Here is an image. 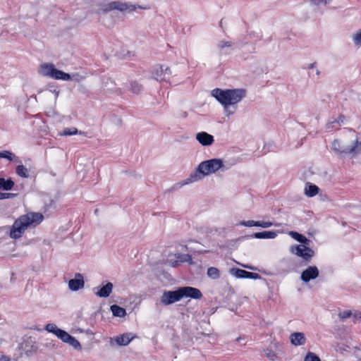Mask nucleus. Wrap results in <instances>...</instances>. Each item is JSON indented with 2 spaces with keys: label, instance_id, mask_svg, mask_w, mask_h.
Segmentation results:
<instances>
[{
  "label": "nucleus",
  "instance_id": "obj_23",
  "mask_svg": "<svg viewBox=\"0 0 361 361\" xmlns=\"http://www.w3.org/2000/svg\"><path fill=\"white\" fill-rule=\"evenodd\" d=\"M14 186V182L11 178L5 179L0 178V189L2 190H10Z\"/></svg>",
  "mask_w": 361,
  "mask_h": 361
},
{
  "label": "nucleus",
  "instance_id": "obj_24",
  "mask_svg": "<svg viewBox=\"0 0 361 361\" xmlns=\"http://www.w3.org/2000/svg\"><path fill=\"white\" fill-rule=\"evenodd\" d=\"M164 66L161 65H157L154 67L152 75L155 80L158 81H163L161 78H163L164 75Z\"/></svg>",
  "mask_w": 361,
  "mask_h": 361
},
{
  "label": "nucleus",
  "instance_id": "obj_41",
  "mask_svg": "<svg viewBox=\"0 0 361 361\" xmlns=\"http://www.w3.org/2000/svg\"><path fill=\"white\" fill-rule=\"evenodd\" d=\"M71 77H72L71 80H75L76 82H80L84 78V77L80 75L78 73L71 75Z\"/></svg>",
  "mask_w": 361,
  "mask_h": 361
},
{
  "label": "nucleus",
  "instance_id": "obj_16",
  "mask_svg": "<svg viewBox=\"0 0 361 361\" xmlns=\"http://www.w3.org/2000/svg\"><path fill=\"white\" fill-rule=\"evenodd\" d=\"M205 175H204V172L202 169H200V164L198 165L197 168L195 169V171H192L188 178H187L185 180L184 184H189L191 183H194L196 181H198L200 180H202Z\"/></svg>",
  "mask_w": 361,
  "mask_h": 361
},
{
  "label": "nucleus",
  "instance_id": "obj_8",
  "mask_svg": "<svg viewBox=\"0 0 361 361\" xmlns=\"http://www.w3.org/2000/svg\"><path fill=\"white\" fill-rule=\"evenodd\" d=\"M135 7L133 5H128L126 3H122L121 1H112L106 5H104L102 8V11L103 13H107L110 11L118 10L120 11H125L127 10L134 11Z\"/></svg>",
  "mask_w": 361,
  "mask_h": 361
},
{
  "label": "nucleus",
  "instance_id": "obj_19",
  "mask_svg": "<svg viewBox=\"0 0 361 361\" xmlns=\"http://www.w3.org/2000/svg\"><path fill=\"white\" fill-rule=\"evenodd\" d=\"M277 236V233L273 231H264L257 232L250 235V238L257 239H274Z\"/></svg>",
  "mask_w": 361,
  "mask_h": 361
},
{
  "label": "nucleus",
  "instance_id": "obj_48",
  "mask_svg": "<svg viewBox=\"0 0 361 361\" xmlns=\"http://www.w3.org/2000/svg\"><path fill=\"white\" fill-rule=\"evenodd\" d=\"M54 92H55V97L56 99L59 96V91H56V90H54Z\"/></svg>",
  "mask_w": 361,
  "mask_h": 361
},
{
  "label": "nucleus",
  "instance_id": "obj_20",
  "mask_svg": "<svg viewBox=\"0 0 361 361\" xmlns=\"http://www.w3.org/2000/svg\"><path fill=\"white\" fill-rule=\"evenodd\" d=\"M290 342L294 345H302L305 343V337L304 334L300 332L293 333L290 335Z\"/></svg>",
  "mask_w": 361,
  "mask_h": 361
},
{
  "label": "nucleus",
  "instance_id": "obj_13",
  "mask_svg": "<svg viewBox=\"0 0 361 361\" xmlns=\"http://www.w3.org/2000/svg\"><path fill=\"white\" fill-rule=\"evenodd\" d=\"M85 286L83 276L80 273L75 274L74 279H70L68 281V288L72 291H77L82 288Z\"/></svg>",
  "mask_w": 361,
  "mask_h": 361
},
{
  "label": "nucleus",
  "instance_id": "obj_29",
  "mask_svg": "<svg viewBox=\"0 0 361 361\" xmlns=\"http://www.w3.org/2000/svg\"><path fill=\"white\" fill-rule=\"evenodd\" d=\"M44 329L48 332L54 334L55 336H57L58 331L61 330L59 329L55 324L49 323L45 326Z\"/></svg>",
  "mask_w": 361,
  "mask_h": 361
},
{
  "label": "nucleus",
  "instance_id": "obj_31",
  "mask_svg": "<svg viewBox=\"0 0 361 361\" xmlns=\"http://www.w3.org/2000/svg\"><path fill=\"white\" fill-rule=\"evenodd\" d=\"M78 133V129L75 127H72V128H65L63 130V133H61V135H64V136H70V135H76Z\"/></svg>",
  "mask_w": 361,
  "mask_h": 361
},
{
  "label": "nucleus",
  "instance_id": "obj_3",
  "mask_svg": "<svg viewBox=\"0 0 361 361\" xmlns=\"http://www.w3.org/2000/svg\"><path fill=\"white\" fill-rule=\"evenodd\" d=\"M40 73L44 76H47L56 80H62L68 81L72 79L71 75L58 70L52 63H43L40 67Z\"/></svg>",
  "mask_w": 361,
  "mask_h": 361
},
{
  "label": "nucleus",
  "instance_id": "obj_33",
  "mask_svg": "<svg viewBox=\"0 0 361 361\" xmlns=\"http://www.w3.org/2000/svg\"><path fill=\"white\" fill-rule=\"evenodd\" d=\"M304 361H322L321 359L315 353L308 352L305 357Z\"/></svg>",
  "mask_w": 361,
  "mask_h": 361
},
{
  "label": "nucleus",
  "instance_id": "obj_50",
  "mask_svg": "<svg viewBox=\"0 0 361 361\" xmlns=\"http://www.w3.org/2000/svg\"><path fill=\"white\" fill-rule=\"evenodd\" d=\"M316 74L317 75H319L320 74V71L318 69L316 70Z\"/></svg>",
  "mask_w": 361,
  "mask_h": 361
},
{
  "label": "nucleus",
  "instance_id": "obj_10",
  "mask_svg": "<svg viewBox=\"0 0 361 361\" xmlns=\"http://www.w3.org/2000/svg\"><path fill=\"white\" fill-rule=\"evenodd\" d=\"M230 273L238 279H260L262 278V276L257 273L250 272L238 268L231 269Z\"/></svg>",
  "mask_w": 361,
  "mask_h": 361
},
{
  "label": "nucleus",
  "instance_id": "obj_44",
  "mask_svg": "<svg viewBox=\"0 0 361 361\" xmlns=\"http://www.w3.org/2000/svg\"><path fill=\"white\" fill-rule=\"evenodd\" d=\"M267 357L271 358V360H274V357H275V354L273 353V352H271L269 351L267 354Z\"/></svg>",
  "mask_w": 361,
  "mask_h": 361
},
{
  "label": "nucleus",
  "instance_id": "obj_6",
  "mask_svg": "<svg viewBox=\"0 0 361 361\" xmlns=\"http://www.w3.org/2000/svg\"><path fill=\"white\" fill-rule=\"evenodd\" d=\"M358 144L359 142L357 140H356L354 142L353 145L350 147H344L341 145L338 140H334L332 142L331 147L334 152L339 154L341 157H343L348 154L357 153L356 149L357 147Z\"/></svg>",
  "mask_w": 361,
  "mask_h": 361
},
{
  "label": "nucleus",
  "instance_id": "obj_40",
  "mask_svg": "<svg viewBox=\"0 0 361 361\" xmlns=\"http://www.w3.org/2000/svg\"><path fill=\"white\" fill-rule=\"evenodd\" d=\"M273 225H274V224L271 221H258L257 226L262 227V228H269Z\"/></svg>",
  "mask_w": 361,
  "mask_h": 361
},
{
  "label": "nucleus",
  "instance_id": "obj_28",
  "mask_svg": "<svg viewBox=\"0 0 361 361\" xmlns=\"http://www.w3.org/2000/svg\"><path fill=\"white\" fill-rule=\"evenodd\" d=\"M345 120V116L343 114L339 115L338 118L337 119H334V121H329L326 124V128L330 129L334 127V123H337L339 125H341L343 123Z\"/></svg>",
  "mask_w": 361,
  "mask_h": 361
},
{
  "label": "nucleus",
  "instance_id": "obj_17",
  "mask_svg": "<svg viewBox=\"0 0 361 361\" xmlns=\"http://www.w3.org/2000/svg\"><path fill=\"white\" fill-rule=\"evenodd\" d=\"M23 216L28 219L27 221L29 226H37L44 219V216L39 212H29Z\"/></svg>",
  "mask_w": 361,
  "mask_h": 361
},
{
  "label": "nucleus",
  "instance_id": "obj_52",
  "mask_svg": "<svg viewBox=\"0 0 361 361\" xmlns=\"http://www.w3.org/2000/svg\"><path fill=\"white\" fill-rule=\"evenodd\" d=\"M183 116H187V113H186V112H185V113L183 114Z\"/></svg>",
  "mask_w": 361,
  "mask_h": 361
},
{
  "label": "nucleus",
  "instance_id": "obj_37",
  "mask_svg": "<svg viewBox=\"0 0 361 361\" xmlns=\"http://www.w3.org/2000/svg\"><path fill=\"white\" fill-rule=\"evenodd\" d=\"M171 74H172V72H171V69L169 67H166L164 68V75H163V78H161V79L163 80V81H168L169 80L170 75H171Z\"/></svg>",
  "mask_w": 361,
  "mask_h": 361
},
{
  "label": "nucleus",
  "instance_id": "obj_42",
  "mask_svg": "<svg viewBox=\"0 0 361 361\" xmlns=\"http://www.w3.org/2000/svg\"><path fill=\"white\" fill-rule=\"evenodd\" d=\"M353 317L357 319H361V312H356L354 313L353 314Z\"/></svg>",
  "mask_w": 361,
  "mask_h": 361
},
{
  "label": "nucleus",
  "instance_id": "obj_45",
  "mask_svg": "<svg viewBox=\"0 0 361 361\" xmlns=\"http://www.w3.org/2000/svg\"><path fill=\"white\" fill-rule=\"evenodd\" d=\"M315 65H316V62L310 63V64L307 65V68L312 69V68H314L315 67Z\"/></svg>",
  "mask_w": 361,
  "mask_h": 361
},
{
  "label": "nucleus",
  "instance_id": "obj_9",
  "mask_svg": "<svg viewBox=\"0 0 361 361\" xmlns=\"http://www.w3.org/2000/svg\"><path fill=\"white\" fill-rule=\"evenodd\" d=\"M56 337L61 339L63 342L69 344L73 348L77 350L81 349L80 342L73 336L70 335L66 331L61 329L58 331Z\"/></svg>",
  "mask_w": 361,
  "mask_h": 361
},
{
  "label": "nucleus",
  "instance_id": "obj_2",
  "mask_svg": "<svg viewBox=\"0 0 361 361\" xmlns=\"http://www.w3.org/2000/svg\"><path fill=\"white\" fill-rule=\"evenodd\" d=\"M289 235L302 245H293L290 248L291 253L301 257L305 262H309L314 256V251L308 247L311 240L304 235L296 231H290Z\"/></svg>",
  "mask_w": 361,
  "mask_h": 361
},
{
  "label": "nucleus",
  "instance_id": "obj_5",
  "mask_svg": "<svg viewBox=\"0 0 361 361\" xmlns=\"http://www.w3.org/2000/svg\"><path fill=\"white\" fill-rule=\"evenodd\" d=\"M27 220V218L22 215L14 221L10 231L11 238L17 239L22 236L25 229L30 226Z\"/></svg>",
  "mask_w": 361,
  "mask_h": 361
},
{
  "label": "nucleus",
  "instance_id": "obj_18",
  "mask_svg": "<svg viewBox=\"0 0 361 361\" xmlns=\"http://www.w3.org/2000/svg\"><path fill=\"white\" fill-rule=\"evenodd\" d=\"M135 336L131 333L123 334L114 338V341L119 346L127 345Z\"/></svg>",
  "mask_w": 361,
  "mask_h": 361
},
{
  "label": "nucleus",
  "instance_id": "obj_1",
  "mask_svg": "<svg viewBox=\"0 0 361 361\" xmlns=\"http://www.w3.org/2000/svg\"><path fill=\"white\" fill-rule=\"evenodd\" d=\"M212 95L221 104L229 116L233 114L228 110V106L240 102L246 96L245 89L221 90L216 88L212 91Z\"/></svg>",
  "mask_w": 361,
  "mask_h": 361
},
{
  "label": "nucleus",
  "instance_id": "obj_46",
  "mask_svg": "<svg viewBox=\"0 0 361 361\" xmlns=\"http://www.w3.org/2000/svg\"><path fill=\"white\" fill-rule=\"evenodd\" d=\"M54 204H55L54 201L53 200H51L49 204L47 206L48 207L54 206L55 207Z\"/></svg>",
  "mask_w": 361,
  "mask_h": 361
},
{
  "label": "nucleus",
  "instance_id": "obj_32",
  "mask_svg": "<svg viewBox=\"0 0 361 361\" xmlns=\"http://www.w3.org/2000/svg\"><path fill=\"white\" fill-rule=\"evenodd\" d=\"M0 158L13 161L14 158H16V156L10 151L4 150L0 152Z\"/></svg>",
  "mask_w": 361,
  "mask_h": 361
},
{
  "label": "nucleus",
  "instance_id": "obj_51",
  "mask_svg": "<svg viewBox=\"0 0 361 361\" xmlns=\"http://www.w3.org/2000/svg\"><path fill=\"white\" fill-rule=\"evenodd\" d=\"M94 213H95V214H98V209H96L94 210Z\"/></svg>",
  "mask_w": 361,
  "mask_h": 361
},
{
  "label": "nucleus",
  "instance_id": "obj_12",
  "mask_svg": "<svg viewBox=\"0 0 361 361\" xmlns=\"http://www.w3.org/2000/svg\"><path fill=\"white\" fill-rule=\"evenodd\" d=\"M180 290L182 293V298H190L192 299L199 300L202 298L201 291L197 288L191 286H183L180 287Z\"/></svg>",
  "mask_w": 361,
  "mask_h": 361
},
{
  "label": "nucleus",
  "instance_id": "obj_7",
  "mask_svg": "<svg viewBox=\"0 0 361 361\" xmlns=\"http://www.w3.org/2000/svg\"><path fill=\"white\" fill-rule=\"evenodd\" d=\"M182 299L180 287L175 290H165L161 297V303L164 305H170Z\"/></svg>",
  "mask_w": 361,
  "mask_h": 361
},
{
  "label": "nucleus",
  "instance_id": "obj_43",
  "mask_svg": "<svg viewBox=\"0 0 361 361\" xmlns=\"http://www.w3.org/2000/svg\"><path fill=\"white\" fill-rule=\"evenodd\" d=\"M0 361H11V359L9 357L6 355H1L0 357Z\"/></svg>",
  "mask_w": 361,
  "mask_h": 361
},
{
  "label": "nucleus",
  "instance_id": "obj_38",
  "mask_svg": "<svg viewBox=\"0 0 361 361\" xmlns=\"http://www.w3.org/2000/svg\"><path fill=\"white\" fill-rule=\"evenodd\" d=\"M17 195L15 193H11V192H0V200H4V199H9V198H13Z\"/></svg>",
  "mask_w": 361,
  "mask_h": 361
},
{
  "label": "nucleus",
  "instance_id": "obj_11",
  "mask_svg": "<svg viewBox=\"0 0 361 361\" xmlns=\"http://www.w3.org/2000/svg\"><path fill=\"white\" fill-rule=\"evenodd\" d=\"M319 271L316 266H310L305 269L300 275V279L304 283H308L311 280H314L319 276Z\"/></svg>",
  "mask_w": 361,
  "mask_h": 361
},
{
  "label": "nucleus",
  "instance_id": "obj_26",
  "mask_svg": "<svg viewBox=\"0 0 361 361\" xmlns=\"http://www.w3.org/2000/svg\"><path fill=\"white\" fill-rule=\"evenodd\" d=\"M207 276L213 279H217L220 276L219 270L216 267H209L207 272Z\"/></svg>",
  "mask_w": 361,
  "mask_h": 361
},
{
  "label": "nucleus",
  "instance_id": "obj_22",
  "mask_svg": "<svg viewBox=\"0 0 361 361\" xmlns=\"http://www.w3.org/2000/svg\"><path fill=\"white\" fill-rule=\"evenodd\" d=\"M111 311L114 317H124L126 315V309L117 305H112L110 307Z\"/></svg>",
  "mask_w": 361,
  "mask_h": 361
},
{
  "label": "nucleus",
  "instance_id": "obj_36",
  "mask_svg": "<svg viewBox=\"0 0 361 361\" xmlns=\"http://www.w3.org/2000/svg\"><path fill=\"white\" fill-rule=\"evenodd\" d=\"M353 39L356 45H361V30L354 34Z\"/></svg>",
  "mask_w": 361,
  "mask_h": 361
},
{
  "label": "nucleus",
  "instance_id": "obj_15",
  "mask_svg": "<svg viewBox=\"0 0 361 361\" xmlns=\"http://www.w3.org/2000/svg\"><path fill=\"white\" fill-rule=\"evenodd\" d=\"M195 137L202 146H210L214 142V136L204 131L197 133Z\"/></svg>",
  "mask_w": 361,
  "mask_h": 361
},
{
  "label": "nucleus",
  "instance_id": "obj_25",
  "mask_svg": "<svg viewBox=\"0 0 361 361\" xmlns=\"http://www.w3.org/2000/svg\"><path fill=\"white\" fill-rule=\"evenodd\" d=\"M130 86V90L135 94H139L143 90L142 85L137 81H131Z\"/></svg>",
  "mask_w": 361,
  "mask_h": 361
},
{
  "label": "nucleus",
  "instance_id": "obj_27",
  "mask_svg": "<svg viewBox=\"0 0 361 361\" xmlns=\"http://www.w3.org/2000/svg\"><path fill=\"white\" fill-rule=\"evenodd\" d=\"M16 172L19 176L23 178H27L29 176L28 171L23 165L17 166Z\"/></svg>",
  "mask_w": 361,
  "mask_h": 361
},
{
  "label": "nucleus",
  "instance_id": "obj_39",
  "mask_svg": "<svg viewBox=\"0 0 361 361\" xmlns=\"http://www.w3.org/2000/svg\"><path fill=\"white\" fill-rule=\"evenodd\" d=\"M352 314H353L350 310H345V311H343V312H340L338 314V317L341 319H345L349 318Z\"/></svg>",
  "mask_w": 361,
  "mask_h": 361
},
{
  "label": "nucleus",
  "instance_id": "obj_30",
  "mask_svg": "<svg viewBox=\"0 0 361 361\" xmlns=\"http://www.w3.org/2000/svg\"><path fill=\"white\" fill-rule=\"evenodd\" d=\"M176 257L178 259L180 262H191L192 257L188 254H176Z\"/></svg>",
  "mask_w": 361,
  "mask_h": 361
},
{
  "label": "nucleus",
  "instance_id": "obj_47",
  "mask_svg": "<svg viewBox=\"0 0 361 361\" xmlns=\"http://www.w3.org/2000/svg\"><path fill=\"white\" fill-rule=\"evenodd\" d=\"M243 267H245V268H247V269H252V270H253V269H254V268H253L252 266L243 265Z\"/></svg>",
  "mask_w": 361,
  "mask_h": 361
},
{
  "label": "nucleus",
  "instance_id": "obj_35",
  "mask_svg": "<svg viewBox=\"0 0 361 361\" xmlns=\"http://www.w3.org/2000/svg\"><path fill=\"white\" fill-rule=\"evenodd\" d=\"M257 224H258V221H256L254 220L242 221L238 224V225L248 226V227L257 226Z\"/></svg>",
  "mask_w": 361,
  "mask_h": 361
},
{
  "label": "nucleus",
  "instance_id": "obj_34",
  "mask_svg": "<svg viewBox=\"0 0 361 361\" xmlns=\"http://www.w3.org/2000/svg\"><path fill=\"white\" fill-rule=\"evenodd\" d=\"M232 45V42L229 41L221 40L217 44V48L221 51L226 47H230Z\"/></svg>",
  "mask_w": 361,
  "mask_h": 361
},
{
  "label": "nucleus",
  "instance_id": "obj_14",
  "mask_svg": "<svg viewBox=\"0 0 361 361\" xmlns=\"http://www.w3.org/2000/svg\"><path fill=\"white\" fill-rule=\"evenodd\" d=\"M113 287L112 283L106 282V283L102 287L94 288L93 291L94 294L99 298H107L111 293Z\"/></svg>",
  "mask_w": 361,
  "mask_h": 361
},
{
  "label": "nucleus",
  "instance_id": "obj_21",
  "mask_svg": "<svg viewBox=\"0 0 361 361\" xmlns=\"http://www.w3.org/2000/svg\"><path fill=\"white\" fill-rule=\"evenodd\" d=\"M319 188L317 185L311 183H307L305 188V194L310 197L315 196L319 192Z\"/></svg>",
  "mask_w": 361,
  "mask_h": 361
},
{
  "label": "nucleus",
  "instance_id": "obj_49",
  "mask_svg": "<svg viewBox=\"0 0 361 361\" xmlns=\"http://www.w3.org/2000/svg\"><path fill=\"white\" fill-rule=\"evenodd\" d=\"M177 264H178V262H177V261H176V262H173V263H172V266H173V267H175Z\"/></svg>",
  "mask_w": 361,
  "mask_h": 361
},
{
  "label": "nucleus",
  "instance_id": "obj_4",
  "mask_svg": "<svg viewBox=\"0 0 361 361\" xmlns=\"http://www.w3.org/2000/svg\"><path fill=\"white\" fill-rule=\"evenodd\" d=\"M200 166L205 176L214 173L219 170H221L222 171L226 170L223 161L220 159H211L202 161L200 164Z\"/></svg>",
  "mask_w": 361,
  "mask_h": 361
}]
</instances>
